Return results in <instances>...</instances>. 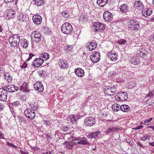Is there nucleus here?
<instances>
[{
    "instance_id": "4",
    "label": "nucleus",
    "mask_w": 154,
    "mask_h": 154,
    "mask_svg": "<svg viewBox=\"0 0 154 154\" xmlns=\"http://www.w3.org/2000/svg\"><path fill=\"white\" fill-rule=\"evenodd\" d=\"M26 116L30 120H32L35 117V113L34 110L31 108L27 109L24 112Z\"/></svg>"
},
{
    "instance_id": "28",
    "label": "nucleus",
    "mask_w": 154,
    "mask_h": 154,
    "mask_svg": "<svg viewBox=\"0 0 154 154\" xmlns=\"http://www.w3.org/2000/svg\"><path fill=\"white\" fill-rule=\"evenodd\" d=\"M131 109V108L125 104L121 105V110L124 112H129Z\"/></svg>"
},
{
    "instance_id": "12",
    "label": "nucleus",
    "mask_w": 154,
    "mask_h": 154,
    "mask_svg": "<svg viewBox=\"0 0 154 154\" xmlns=\"http://www.w3.org/2000/svg\"><path fill=\"white\" fill-rule=\"evenodd\" d=\"M118 100L124 101L127 100L128 98V94L126 92L120 91L118 97Z\"/></svg>"
},
{
    "instance_id": "25",
    "label": "nucleus",
    "mask_w": 154,
    "mask_h": 154,
    "mask_svg": "<svg viewBox=\"0 0 154 154\" xmlns=\"http://www.w3.org/2000/svg\"><path fill=\"white\" fill-rule=\"evenodd\" d=\"M119 130V128L115 127H109L105 131L104 133L107 134V135H108L111 132H114L118 131Z\"/></svg>"
},
{
    "instance_id": "6",
    "label": "nucleus",
    "mask_w": 154,
    "mask_h": 154,
    "mask_svg": "<svg viewBox=\"0 0 154 154\" xmlns=\"http://www.w3.org/2000/svg\"><path fill=\"white\" fill-rule=\"evenodd\" d=\"M41 35L40 33L37 31H35L31 34V38L33 42H38L41 39Z\"/></svg>"
},
{
    "instance_id": "61",
    "label": "nucleus",
    "mask_w": 154,
    "mask_h": 154,
    "mask_svg": "<svg viewBox=\"0 0 154 154\" xmlns=\"http://www.w3.org/2000/svg\"><path fill=\"white\" fill-rule=\"evenodd\" d=\"M20 152L22 154H29L27 152H23L22 150H20Z\"/></svg>"
},
{
    "instance_id": "35",
    "label": "nucleus",
    "mask_w": 154,
    "mask_h": 154,
    "mask_svg": "<svg viewBox=\"0 0 154 154\" xmlns=\"http://www.w3.org/2000/svg\"><path fill=\"white\" fill-rule=\"evenodd\" d=\"M152 13V11L151 8H148L144 11L143 15L145 17H148L150 16Z\"/></svg>"
},
{
    "instance_id": "20",
    "label": "nucleus",
    "mask_w": 154,
    "mask_h": 154,
    "mask_svg": "<svg viewBox=\"0 0 154 154\" xmlns=\"http://www.w3.org/2000/svg\"><path fill=\"white\" fill-rule=\"evenodd\" d=\"M134 7L138 9H143L144 8L143 3L141 1L139 0L135 1L134 3Z\"/></svg>"
},
{
    "instance_id": "52",
    "label": "nucleus",
    "mask_w": 154,
    "mask_h": 154,
    "mask_svg": "<svg viewBox=\"0 0 154 154\" xmlns=\"http://www.w3.org/2000/svg\"><path fill=\"white\" fill-rule=\"evenodd\" d=\"M73 48L72 45H68V52H71Z\"/></svg>"
},
{
    "instance_id": "42",
    "label": "nucleus",
    "mask_w": 154,
    "mask_h": 154,
    "mask_svg": "<svg viewBox=\"0 0 154 154\" xmlns=\"http://www.w3.org/2000/svg\"><path fill=\"white\" fill-rule=\"evenodd\" d=\"M127 42L126 40L124 39H120L118 40L117 41V43L119 45H123L125 44Z\"/></svg>"
},
{
    "instance_id": "55",
    "label": "nucleus",
    "mask_w": 154,
    "mask_h": 154,
    "mask_svg": "<svg viewBox=\"0 0 154 154\" xmlns=\"http://www.w3.org/2000/svg\"><path fill=\"white\" fill-rule=\"evenodd\" d=\"M143 126L142 125H140L139 126H138L136 127V128H134V129H136V130H138L140 129L143 128ZM134 129V128H133Z\"/></svg>"
},
{
    "instance_id": "15",
    "label": "nucleus",
    "mask_w": 154,
    "mask_h": 154,
    "mask_svg": "<svg viewBox=\"0 0 154 154\" xmlns=\"http://www.w3.org/2000/svg\"><path fill=\"white\" fill-rule=\"evenodd\" d=\"M15 16V11L12 9H10L8 11L6 18V19L9 20L14 18Z\"/></svg>"
},
{
    "instance_id": "31",
    "label": "nucleus",
    "mask_w": 154,
    "mask_h": 154,
    "mask_svg": "<svg viewBox=\"0 0 154 154\" xmlns=\"http://www.w3.org/2000/svg\"><path fill=\"white\" fill-rule=\"evenodd\" d=\"M14 88H15L14 85H8L6 86V89L10 92H14V90H15Z\"/></svg>"
},
{
    "instance_id": "23",
    "label": "nucleus",
    "mask_w": 154,
    "mask_h": 154,
    "mask_svg": "<svg viewBox=\"0 0 154 154\" xmlns=\"http://www.w3.org/2000/svg\"><path fill=\"white\" fill-rule=\"evenodd\" d=\"M119 9L123 13H125L129 11V8L125 4H124L119 6Z\"/></svg>"
},
{
    "instance_id": "58",
    "label": "nucleus",
    "mask_w": 154,
    "mask_h": 154,
    "mask_svg": "<svg viewBox=\"0 0 154 154\" xmlns=\"http://www.w3.org/2000/svg\"><path fill=\"white\" fill-rule=\"evenodd\" d=\"M4 108V105L0 103V111L3 110Z\"/></svg>"
},
{
    "instance_id": "24",
    "label": "nucleus",
    "mask_w": 154,
    "mask_h": 154,
    "mask_svg": "<svg viewBox=\"0 0 154 154\" xmlns=\"http://www.w3.org/2000/svg\"><path fill=\"white\" fill-rule=\"evenodd\" d=\"M71 140L70 141H68V149H72L73 148V147L77 145L76 143L74 141V138L72 137V135L71 136Z\"/></svg>"
},
{
    "instance_id": "11",
    "label": "nucleus",
    "mask_w": 154,
    "mask_h": 154,
    "mask_svg": "<svg viewBox=\"0 0 154 154\" xmlns=\"http://www.w3.org/2000/svg\"><path fill=\"white\" fill-rule=\"evenodd\" d=\"M44 62V60L41 58L35 59L32 63V65L34 67H38L41 66Z\"/></svg>"
},
{
    "instance_id": "46",
    "label": "nucleus",
    "mask_w": 154,
    "mask_h": 154,
    "mask_svg": "<svg viewBox=\"0 0 154 154\" xmlns=\"http://www.w3.org/2000/svg\"><path fill=\"white\" fill-rule=\"evenodd\" d=\"M73 30V28L72 25L69 23H68V31H69L70 32H72Z\"/></svg>"
},
{
    "instance_id": "34",
    "label": "nucleus",
    "mask_w": 154,
    "mask_h": 154,
    "mask_svg": "<svg viewBox=\"0 0 154 154\" xmlns=\"http://www.w3.org/2000/svg\"><path fill=\"white\" fill-rule=\"evenodd\" d=\"M41 58H43L45 60H46L49 58V55L46 52L43 53L40 55Z\"/></svg>"
},
{
    "instance_id": "44",
    "label": "nucleus",
    "mask_w": 154,
    "mask_h": 154,
    "mask_svg": "<svg viewBox=\"0 0 154 154\" xmlns=\"http://www.w3.org/2000/svg\"><path fill=\"white\" fill-rule=\"evenodd\" d=\"M73 131H71L70 132H68V140H68V141H70L71 140V136L72 135V137L73 138Z\"/></svg>"
},
{
    "instance_id": "14",
    "label": "nucleus",
    "mask_w": 154,
    "mask_h": 154,
    "mask_svg": "<svg viewBox=\"0 0 154 154\" xmlns=\"http://www.w3.org/2000/svg\"><path fill=\"white\" fill-rule=\"evenodd\" d=\"M100 134V132L99 131H95L88 134L87 137L89 138H95L97 139L99 138Z\"/></svg>"
},
{
    "instance_id": "59",
    "label": "nucleus",
    "mask_w": 154,
    "mask_h": 154,
    "mask_svg": "<svg viewBox=\"0 0 154 154\" xmlns=\"http://www.w3.org/2000/svg\"><path fill=\"white\" fill-rule=\"evenodd\" d=\"M7 145L9 146L13 147L14 144L10 143L9 142H7Z\"/></svg>"
},
{
    "instance_id": "47",
    "label": "nucleus",
    "mask_w": 154,
    "mask_h": 154,
    "mask_svg": "<svg viewBox=\"0 0 154 154\" xmlns=\"http://www.w3.org/2000/svg\"><path fill=\"white\" fill-rule=\"evenodd\" d=\"M26 99V95H25L21 96L20 97V99L21 100L23 101H25Z\"/></svg>"
},
{
    "instance_id": "10",
    "label": "nucleus",
    "mask_w": 154,
    "mask_h": 154,
    "mask_svg": "<svg viewBox=\"0 0 154 154\" xmlns=\"http://www.w3.org/2000/svg\"><path fill=\"white\" fill-rule=\"evenodd\" d=\"M97 45V43L96 41L93 40L92 42H89L88 43L86 47L89 51L93 50L96 48Z\"/></svg>"
},
{
    "instance_id": "49",
    "label": "nucleus",
    "mask_w": 154,
    "mask_h": 154,
    "mask_svg": "<svg viewBox=\"0 0 154 154\" xmlns=\"http://www.w3.org/2000/svg\"><path fill=\"white\" fill-rule=\"evenodd\" d=\"M62 14V16L64 18H67V13L66 11H64L63 12Z\"/></svg>"
},
{
    "instance_id": "16",
    "label": "nucleus",
    "mask_w": 154,
    "mask_h": 154,
    "mask_svg": "<svg viewBox=\"0 0 154 154\" xmlns=\"http://www.w3.org/2000/svg\"><path fill=\"white\" fill-rule=\"evenodd\" d=\"M107 56L111 61H115L118 59V56L116 53H112V52H109L107 54Z\"/></svg>"
},
{
    "instance_id": "30",
    "label": "nucleus",
    "mask_w": 154,
    "mask_h": 154,
    "mask_svg": "<svg viewBox=\"0 0 154 154\" xmlns=\"http://www.w3.org/2000/svg\"><path fill=\"white\" fill-rule=\"evenodd\" d=\"M112 108L114 111L116 112L121 110V106H120L117 103H114L112 105Z\"/></svg>"
},
{
    "instance_id": "33",
    "label": "nucleus",
    "mask_w": 154,
    "mask_h": 154,
    "mask_svg": "<svg viewBox=\"0 0 154 154\" xmlns=\"http://www.w3.org/2000/svg\"><path fill=\"white\" fill-rule=\"evenodd\" d=\"M69 118L70 120V121L72 122H75L77 119L79 118V116L78 115L70 116H69Z\"/></svg>"
},
{
    "instance_id": "17",
    "label": "nucleus",
    "mask_w": 154,
    "mask_h": 154,
    "mask_svg": "<svg viewBox=\"0 0 154 154\" xmlns=\"http://www.w3.org/2000/svg\"><path fill=\"white\" fill-rule=\"evenodd\" d=\"M74 140L75 141L78 140L80 141L81 144L83 145H89L90 143L87 140V139L85 137H78L75 138Z\"/></svg>"
},
{
    "instance_id": "5",
    "label": "nucleus",
    "mask_w": 154,
    "mask_h": 154,
    "mask_svg": "<svg viewBox=\"0 0 154 154\" xmlns=\"http://www.w3.org/2000/svg\"><path fill=\"white\" fill-rule=\"evenodd\" d=\"M91 60L94 63L99 62L100 59V54L97 51H94L92 55L90 56Z\"/></svg>"
},
{
    "instance_id": "9",
    "label": "nucleus",
    "mask_w": 154,
    "mask_h": 154,
    "mask_svg": "<svg viewBox=\"0 0 154 154\" xmlns=\"http://www.w3.org/2000/svg\"><path fill=\"white\" fill-rule=\"evenodd\" d=\"M103 17L106 21H109L112 19L113 15L109 11H106L103 14Z\"/></svg>"
},
{
    "instance_id": "3",
    "label": "nucleus",
    "mask_w": 154,
    "mask_h": 154,
    "mask_svg": "<svg viewBox=\"0 0 154 154\" xmlns=\"http://www.w3.org/2000/svg\"><path fill=\"white\" fill-rule=\"evenodd\" d=\"M104 93L108 96H112L116 92V85L110 87L105 86L103 88Z\"/></svg>"
},
{
    "instance_id": "29",
    "label": "nucleus",
    "mask_w": 154,
    "mask_h": 154,
    "mask_svg": "<svg viewBox=\"0 0 154 154\" xmlns=\"http://www.w3.org/2000/svg\"><path fill=\"white\" fill-rule=\"evenodd\" d=\"M108 0H97V3L100 7H103L107 3Z\"/></svg>"
},
{
    "instance_id": "26",
    "label": "nucleus",
    "mask_w": 154,
    "mask_h": 154,
    "mask_svg": "<svg viewBox=\"0 0 154 154\" xmlns=\"http://www.w3.org/2000/svg\"><path fill=\"white\" fill-rule=\"evenodd\" d=\"M20 90L23 91L24 92L28 93L29 91L28 89V84L27 83H23L21 86Z\"/></svg>"
},
{
    "instance_id": "8",
    "label": "nucleus",
    "mask_w": 154,
    "mask_h": 154,
    "mask_svg": "<svg viewBox=\"0 0 154 154\" xmlns=\"http://www.w3.org/2000/svg\"><path fill=\"white\" fill-rule=\"evenodd\" d=\"M18 20L21 22H26L28 20V17L27 15L20 12L18 13L17 14Z\"/></svg>"
},
{
    "instance_id": "22",
    "label": "nucleus",
    "mask_w": 154,
    "mask_h": 154,
    "mask_svg": "<svg viewBox=\"0 0 154 154\" xmlns=\"http://www.w3.org/2000/svg\"><path fill=\"white\" fill-rule=\"evenodd\" d=\"M75 72L76 75L78 76L82 77L84 75V72L81 68H77L75 69Z\"/></svg>"
},
{
    "instance_id": "60",
    "label": "nucleus",
    "mask_w": 154,
    "mask_h": 154,
    "mask_svg": "<svg viewBox=\"0 0 154 154\" xmlns=\"http://www.w3.org/2000/svg\"><path fill=\"white\" fill-rule=\"evenodd\" d=\"M137 144L140 147H141L142 148H143L144 147L143 145H142L140 142H138L137 143Z\"/></svg>"
},
{
    "instance_id": "7",
    "label": "nucleus",
    "mask_w": 154,
    "mask_h": 154,
    "mask_svg": "<svg viewBox=\"0 0 154 154\" xmlns=\"http://www.w3.org/2000/svg\"><path fill=\"white\" fill-rule=\"evenodd\" d=\"M95 123V119L92 117H87L84 120V124L87 126H91Z\"/></svg>"
},
{
    "instance_id": "21",
    "label": "nucleus",
    "mask_w": 154,
    "mask_h": 154,
    "mask_svg": "<svg viewBox=\"0 0 154 154\" xmlns=\"http://www.w3.org/2000/svg\"><path fill=\"white\" fill-rule=\"evenodd\" d=\"M139 62L140 58L138 57H133L131 59V62L132 66L138 65Z\"/></svg>"
},
{
    "instance_id": "13",
    "label": "nucleus",
    "mask_w": 154,
    "mask_h": 154,
    "mask_svg": "<svg viewBox=\"0 0 154 154\" xmlns=\"http://www.w3.org/2000/svg\"><path fill=\"white\" fill-rule=\"evenodd\" d=\"M34 87L35 90L40 92H42L44 90L43 85L41 82H36L34 85Z\"/></svg>"
},
{
    "instance_id": "63",
    "label": "nucleus",
    "mask_w": 154,
    "mask_h": 154,
    "mask_svg": "<svg viewBox=\"0 0 154 154\" xmlns=\"http://www.w3.org/2000/svg\"><path fill=\"white\" fill-rule=\"evenodd\" d=\"M62 130L64 132L67 131V127L66 126V127L63 128Z\"/></svg>"
},
{
    "instance_id": "39",
    "label": "nucleus",
    "mask_w": 154,
    "mask_h": 154,
    "mask_svg": "<svg viewBox=\"0 0 154 154\" xmlns=\"http://www.w3.org/2000/svg\"><path fill=\"white\" fill-rule=\"evenodd\" d=\"M67 61H64L63 60L61 62V68H63L64 69H67Z\"/></svg>"
},
{
    "instance_id": "43",
    "label": "nucleus",
    "mask_w": 154,
    "mask_h": 154,
    "mask_svg": "<svg viewBox=\"0 0 154 154\" xmlns=\"http://www.w3.org/2000/svg\"><path fill=\"white\" fill-rule=\"evenodd\" d=\"M11 104L12 106H17L20 105V103L18 101H15L11 103Z\"/></svg>"
},
{
    "instance_id": "32",
    "label": "nucleus",
    "mask_w": 154,
    "mask_h": 154,
    "mask_svg": "<svg viewBox=\"0 0 154 154\" xmlns=\"http://www.w3.org/2000/svg\"><path fill=\"white\" fill-rule=\"evenodd\" d=\"M20 44L21 46L23 48H27L28 44L29 42L26 39H24V40H21L20 42Z\"/></svg>"
},
{
    "instance_id": "1",
    "label": "nucleus",
    "mask_w": 154,
    "mask_h": 154,
    "mask_svg": "<svg viewBox=\"0 0 154 154\" xmlns=\"http://www.w3.org/2000/svg\"><path fill=\"white\" fill-rule=\"evenodd\" d=\"M20 36L18 34H15L11 36L9 39L10 46L15 48L19 45L20 42Z\"/></svg>"
},
{
    "instance_id": "38",
    "label": "nucleus",
    "mask_w": 154,
    "mask_h": 154,
    "mask_svg": "<svg viewBox=\"0 0 154 154\" xmlns=\"http://www.w3.org/2000/svg\"><path fill=\"white\" fill-rule=\"evenodd\" d=\"M5 77L8 81V82H11L12 80V77L10 76V75L8 73H6V74H4Z\"/></svg>"
},
{
    "instance_id": "56",
    "label": "nucleus",
    "mask_w": 154,
    "mask_h": 154,
    "mask_svg": "<svg viewBox=\"0 0 154 154\" xmlns=\"http://www.w3.org/2000/svg\"><path fill=\"white\" fill-rule=\"evenodd\" d=\"M140 56L142 57H144L146 56V54H144L143 52L141 51H140Z\"/></svg>"
},
{
    "instance_id": "37",
    "label": "nucleus",
    "mask_w": 154,
    "mask_h": 154,
    "mask_svg": "<svg viewBox=\"0 0 154 154\" xmlns=\"http://www.w3.org/2000/svg\"><path fill=\"white\" fill-rule=\"evenodd\" d=\"M99 25V28L96 29V32L98 31L99 32H101L104 30L105 27L104 25L100 23Z\"/></svg>"
},
{
    "instance_id": "57",
    "label": "nucleus",
    "mask_w": 154,
    "mask_h": 154,
    "mask_svg": "<svg viewBox=\"0 0 154 154\" xmlns=\"http://www.w3.org/2000/svg\"><path fill=\"white\" fill-rule=\"evenodd\" d=\"M4 134L1 133L0 131V138L2 139H5V138L4 137Z\"/></svg>"
},
{
    "instance_id": "50",
    "label": "nucleus",
    "mask_w": 154,
    "mask_h": 154,
    "mask_svg": "<svg viewBox=\"0 0 154 154\" xmlns=\"http://www.w3.org/2000/svg\"><path fill=\"white\" fill-rule=\"evenodd\" d=\"M34 54H32L30 53L29 54V56L28 58V59L26 60V61H29V60H30L32 57L33 56H34Z\"/></svg>"
},
{
    "instance_id": "53",
    "label": "nucleus",
    "mask_w": 154,
    "mask_h": 154,
    "mask_svg": "<svg viewBox=\"0 0 154 154\" xmlns=\"http://www.w3.org/2000/svg\"><path fill=\"white\" fill-rule=\"evenodd\" d=\"M153 96V94L152 92H149L147 95V97H149L150 98L152 97Z\"/></svg>"
},
{
    "instance_id": "48",
    "label": "nucleus",
    "mask_w": 154,
    "mask_h": 154,
    "mask_svg": "<svg viewBox=\"0 0 154 154\" xmlns=\"http://www.w3.org/2000/svg\"><path fill=\"white\" fill-rule=\"evenodd\" d=\"M152 119V118H149V119H147L146 120H145L144 121V124L146 125V124H147L149 122L151 121Z\"/></svg>"
},
{
    "instance_id": "51",
    "label": "nucleus",
    "mask_w": 154,
    "mask_h": 154,
    "mask_svg": "<svg viewBox=\"0 0 154 154\" xmlns=\"http://www.w3.org/2000/svg\"><path fill=\"white\" fill-rule=\"evenodd\" d=\"M27 65L26 62H25L23 63V65L21 66V67L22 69L25 68H26L27 67Z\"/></svg>"
},
{
    "instance_id": "41",
    "label": "nucleus",
    "mask_w": 154,
    "mask_h": 154,
    "mask_svg": "<svg viewBox=\"0 0 154 154\" xmlns=\"http://www.w3.org/2000/svg\"><path fill=\"white\" fill-rule=\"evenodd\" d=\"M100 23L99 22H95L93 24V29H95V32H96V29L99 28Z\"/></svg>"
},
{
    "instance_id": "18",
    "label": "nucleus",
    "mask_w": 154,
    "mask_h": 154,
    "mask_svg": "<svg viewBox=\"0 0 154 154\" xmlns=\"http://www.w3.org/2000/svg\"><path fill=\"white\" fill-rule=\"evenodd\" d=\"M0 88V100L2 101H6L7 97V93L6 91H2Z\"/></svg>"
},
{
    "instance_id": "19",
    "label": "nucleus",
    "mask_w": 154,
    "mask_h": 154,
    "mask_svg": "<svg viewBox=\"0 0 154 154\" xmlns=\"http://www.w3.org/2000/svg\"><path fill=\"white\" fill-rule=\"evenodd\" d=\"M32 20L34 23L36 24H39L42 21V18L40 15H37L33 16Z\"/></svg>"
},
{
    "instance_id": "40",
    "label": "nucleus",
    "mask_w": 154,
    "mask_h": 154,
    "mask_svg": "<svg viewBox=\"0 0 154 154\" xmlns=\"http://www.w3.org/2000/svg\"><path fill=\"white\" fill-rule=\"evenodd\" d=\"M30 106L32 110H34V111L38 109V106L36 103H33L32 104L30 105Z\"/></svg>"
},
{
    "instance_id": "54",
    "label": "nucleus",
    "mask_w": 154,
    "mask_h": 154,
    "mask_svg": "<svg viewBox=\"0 0 154 154\" xmlns=\"http://www.w3.org/2000/svg\"><path fill=\"white\" fill-rule=\"evenodd\" d=\"M14 0H4V2L6 3H11L14 1Z\"/></svg>"
},
{
    "instance_id": "27",
    "label": "nucleus",
    "mask_w": 154,
    "mask_h": 154,
    "mask_svg": "<svg viewBox=\"0 0 154 154\" xmlns=\"http://www.w3.org/2000/svg\"><path fill=\"white\" fill-rule=\"evenodd\" d=\"M32 2L34 4L38 6H41L44 5L45 1L44 0H33Z\"/></svg>"
},
{
    "instance_id": "64",
    "label": "nucleus",
    "mask_w": 154,
    "mask_h": 154,
    "mask_svg": "<svg viewBox=\"0 0 154 154\" xmlns=\"http://www.w3.org/2000/svg\"><path fill=\"white\" fill-rule=\"evenodd\" d=\"M31 147H32L31 149L32 150H37L38 149V147H32L31 146Z\"/></svg>"
},
{
    "instance_id": "45",
    "label": "nucleus",
    "mask_w": 154,
    "mask_h": 154,
    "mask_svg": "<svg viewBox=\"0 0 154 154\" xmlns=\"http://www.w3.org/2000/svg\"><path fill=\"white\" fill-rule=\"evenodd\" d=\"M150 136L149 135H145L143 137L141 138V140L143 141H145L146 140L149 139V138Z\"/></svg>"
},
{
    "instance_id": "2",
    "label": "nucleus",
    "mask_w": 154,
    "mask_h": 154,
    "mask_svg": "<svg viewBox=\"0 0 154 154\" xmlns=\"http://www.w3.org/2000/svg\"><path fill=\"white\" fill-rule=\"evenodd\" d=\"M140 23L135 19L131 20L130 21L128 28L130 30L137 31L140 28Z\"/></svg>"
},
{
    "instance_id": "62",
    "label": "nucleus",
    "mask_w": 154,
    "mask_h": 154,
    "mask_svg": "<svg viewBox=\"0 0 154 154\" xmlns=\"http://www.w3.org/2000/svg\"><path fill=\"white\" fill-rule=\"evenodd\" d=\"M149 145L154 146V141L152 142H149Z\"/></svg>"
},
{
    "instance_id": "36",
    "label": "nucleus",
    "mask_w": 154,
    "mask_h": 154,
    "mask_svg": "<svg viewBox=\"0 0 154 154\" xmlns=\"http://www.w3.org/2000/svg\"><path fill=\"white\" fill-rule=\"evenodd\" d=\"M67 23L66 22L62 26L61 28V31L64 34H67V28L66 27V24Z\"/></svg>"
}]
</instances>
